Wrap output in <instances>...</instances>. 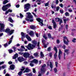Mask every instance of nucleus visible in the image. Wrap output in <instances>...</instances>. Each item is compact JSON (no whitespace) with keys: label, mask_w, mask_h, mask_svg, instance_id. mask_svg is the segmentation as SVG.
<instances>
[{"label":"nucleus","mask_w":76,"mask_h":76,"mask_svg":"<svg viewBox=\"0 0 76 76\" xmlns=\"http://www.w3.org/2000/svg\"><path fill=\"white\" fill-rule=\"evenodd\" d=\"M32 44H31V43H29L28 45V46H27V48L28 50H32L34 48H35V46L37 45V47H39V42L37 44V41L35 40H33L31 41Z\"/></svg>","instance_id":"f257e3e1"},{"label":"nucleus","mask_w":76,"mask_h":76,"mask_svg":"<svg viewBox=\"0 0 76 76\" xmlns=\"http://www.w3.org/2000/svg\"><path fill=\"white\" fill-rule=\"evenodd\" d=\"M27 15H26V18L25 19L27 21H30V22H33L34 20L33 19V16L31 15V14L30 12H28L26 14Z\"/></svg>","instance_id":"f03ea898"},{"label":"nucleus","mask_w":76,"mask_h":76,"mask_svg":"<svg viewBox=\"0 0 76 76\" xmlns=\"http://www.w3.org/2000/svg\"><path fill=\"white\" fill-rule=\"evenodd\" d=\"M46 66V64H44L42 66V68L41 69V71L39 72V74L38 75V76H41L42 75L41 73H44L45 71H46V69L44 68V67H45Z\"/></svg>","instance_id":"7ed1b4c3"},{"label":"nucleus","mask_w":76,"mask_h":76,"mask_svg":"<svg viewBox=\"0 0 76 76\" xmlns=\"http://www.w3.org/2000/svg\"><path fill=\"white\" fill-rule=\"evenodd\" d=\"M9 7H10V4L3 6L2 9L3 11H5L9 8Z\"/></svg>","instance_id":"20e7f679"},{"label":"nucleus","mask_w":76,"mask_h":76,"mask_svg":"<svg viewBox=\"0 0 76 76\" xmlns=\"http://www.w3.org/2000/svg\"><path fill=\"white\" fill-rule=\"evenodd\" d=\"M29 6H30V4H27L25 5V10H24V12H26L27 11H28V10H29Z\"/></svg>","instance_id":"39448f33"},{"label":"nucleus","mask_w":76,"mask_h":76,"mask_svg":"<svg viewBox=\"0 0 76 76\" xmlns=\"http://www.w3.org/2000/svg\"><path fill=\"white\" fill-rule=\"evenodd\" d=\"M64 44H66V45H68L69 42V41L68 40V39L67 38L66 36L64 37Z\"/></svg>","instance_id":"423d86ee"},{"label":"nucleus","mask_w":76,"mask_h":76,"mask_svg":"<svg viewBox=\"0 0 76 76\" xmlns=\"http://www.w3.org/2000/svg\"><path fill=\"white\" fill-rule=\"evenodd\" d=\"M14 31V30H12L11 31H10L9 28H7L5 30V32H6V33H7V34H9V35H12V34L13 32Z\"/></svg>","instance_id":"0eeeda50"},{"label":"nucleus","mask_w":76,"mask_h":76,"mask_svg":"<svg viewBox=\"0 0 76 76\" xmlns=\"http://www.w3.org/2000/svg\"><path fill=\"white\" fill-rule=\"evenodd\" d=\"M37 20V21L39 22V24L41 26H42L44 25V24H43V20L39 18H38L36 19Z\"/></svg>","instance_id":"6e6552de"},{"label":"nucleus","mask_w":76,"mask_h":76,"mask_svg":"<svg viewBox=\"0 0 76 76\" xmlns=\"http://www.w3.org/2000/svg\"><path fill=\"white\" fill-rule=\"evenodd\" d=\"M29 56L30 54L26 52L24 53L23 54V56L25 58H29Z\"/></svg>","instance_id":"1a4fd4ad"},{"label":"nucleus","mask_w":76,"mask_h":76,"mask_svg":"<svg viewBox=\"0 0 76 76\" xmlns=\"http://www.w3.org/2000/svg\"><path fill=\"white\" fill-rule=\"evenodd\" d=\"M0 26H1V29L0 31L2 32V31L4 30V25L3 23H0Z\"/></svg>","instance_id":"9d476101"},{"label":"nucleus","mask_w":76,"mask_h":76,"mask_svg":"<svg viewBox=\"0 0 76 76\" xmlns=\"http://www.w3.org/2000/svg\"><path fill=\"white\" fill-rule=\"evenodd\" d=\"M54 50L56 51V53L54 55V58L56 59V58H57V48L56 47H55L54 48Z\"/></svg>","instance_id":"9b49d317"},{"label":"nucleus","mask_w":76,"mask_h":76,"mask_svg":"<svg viewBox=\"0 0 76 76\" xmlns=\"http://www.w3.org/2000/svg\"><path fill=\"white\" fill-rule=\"evenodd\" d=\"M25 67H22V68L21 69V71L18 73V75L19 76H21V75H22V72L25 70Z\"/></svg>","instance_id":"f8f14e48"},{"label":"nucleus","mask_w":76,"mask_h":76,"mask_svg":"<svg viewBox=\"0 0 76 76\" xmlns=\"http://www.w3.org/2000/svg\"><path fill=\"white\" fill-rule=\"evenodd\" d=\"M61 54H62V52L60 49L59 50V53H58V58L59 60H60L61 58Z\"/></svg>","instance_id":"ddd939ff"},{"label":"nucleus","mask_w":76,"mask_h":76,"mask_svg":"<svg viewBox=\"0 0 76 76\" xmlns=\"http://www.w3.org/2000/svg\"><path fill=\"white\" fill-rule=\"evenodd\" d=\"M18 60L20 62H22V61L25 60V59H24L22 57H20L18 58Z\"/></svg>","instance_id":"4468645a"},{"label":"nucleus","mask_w":76,"mask_h":76,"mask_svg":"<svg viewBox=\"0 0 76 76\" xmlns=\"http://www.w3.org/2000/svg\"><path fill=\"white\" fill-rule=\"evenodd\" d=\"M52 23L53 24V28H54V29H56V28H57V25H56V23L55 22L54 20H52Z\"/></svg>","instance_id":"2eb2a0df"},{"label":"nucleus","mask_w":76,"mask_h":76,"mask_svg":"<svg viewBox=\"0 0 76 76\" xmlns=\"http://www.w3.org/2000/svg\"><path fill=\"white\" fill-rule=\"evenodd\" d=\"M64 59H65V56H66V53L67 54H69V50L68 49H66L65 50H64Z\"/></svg>","instance_id":"dca6fc26"},{"label":"nucleus","mask_w":76,"mask_h":76,"mask_svg":"<svg viewBox=\"0 0 76 76\" xmlns=\"http://www.w3.org/2000/svg\"><path fill=\"white\" fill-rule=\"evenodd\" d=\"M26 38L28 41H32V39H31L30 37L29 36L26 35Z\"/></svg>","instance_id":"f3484780"},{"label":"nucleus","mask_w":76,"mask_h":76,"mask_svg":"<svg viewBox=\"0 0 76 76\" xmlns=\"http://www.w3.org/2000/svg\"><path fill=\"white\" fill-rule=\"evenodd\" d=\"M31 63H34L35 64H37L38 63V60L35 59H34L32 61H30Z\"/></svg>","instance_id":"a211bd4d"},{"label":"nucleus","mask_w":76,"mask_h":76,"mask_svg":"<svg viewBox=\"0 0 76 76\" xmlns=\"http://www.w3.org/2000/svg\"><path fill=\"white\" fill-rule=\"evenodd\" d=\"M29 69L28 68H26L25 70L23 72V73H28L29 72Z\"/></svg>","instance_id":"6ab92c4d"},{"label":"nucleus","mask_w":76,"mask_h":76,"mask_svg":"<svg viewBox=\"0 0 76 76\" xmlns=\"http://www.w3.org/2000/svg\"><path fill=\"white\" fill-rule=\"evenodd\" d=\"M13 36H12V37H11L10 40L9 41L8 43V44L9 45L12 43V39H13Z\"/></svg>","instance_id":"aec40b11"},{"label":"nucleus","mask_w":76,"mask_h":76,"mask_svg":"<svg viewBox=\"0 0 76 76\" xmlns=\"http://www.w3.org/2000/svg\"><path fill=\"white\" fill-rule=\"evenodd\" d=\"M18 57V53H16L13 56V59H15V58H16Z\"/></svg>","instance_id":"412c9836"},{"label":"nucleus","mask_w":76,"mask_h":76,"mask_svg":"<svg viewBox=\"0 0 76 76\" xmlns=\"http://www.w3.org/2000/svg\"><path fill=\"white\" fill-rule=\"evenodd\" d=\"M50 66L51 69L50 70V72H51V71H52V69H53V64H52V62H50Z\"/></svg>","instance_id":"4be33fe9"},{"label":"nucleus","mask_w":76,"mask_h":76,"mask_svg":"<svg viewBox=\"0 0 76 76\" xmlns=\"http://www.w3.org/2000/svg\"><path fill=\"white\" fill-rule=\"evenodd\" d=\"M9 1L7 0H4V1L3 2V4H6V3H8Z\"/></svg>","instance_id":"5701e85b"},{"label":"nucleus","mask_w":76,"mask_h":76,"mask_svg":"<svg viewBox=\"0 0 76 76\" xmlns=\"http://www.w3.org/2000/svg\"><path fill=\"white\" fill-rule=\"evenodd\" d=\"M10 69L11 70H13L15 69V66L13 65H12L10 66Z\"/></svg>","instance_id":"b1692460"},{"label":"nucleus","mask_w":76,"mask_h":76,"mask_svg":"<svg viewBox=\"0 0 76 76\" xmlns=\"http://www.w3.org/2000/svg\"><path fill=\"white\" fill-rule=\"evenodd\" d=\"M6 65L3 66H0V70H1V69L2 68L3 69H4V68H6Z\"/></svg>","instance_id":"393cba45"},{"label":"nucleus","mask_w":76,"mask_h":76,"mask_svg":"<svg viewBox=\"0 0 76 76\" xmlns=\"http://www.w3.org/2000/svg\"><path fill=\"white\" fill-rule=\"evenodd\" d=\"M30 28L32 29H35V26L33 25H31L30 26Z\"/></svg>","instance_id":"a878e982"},{"label":"nucleus","mask_w":76,"mask_h":76,"mask_svg":"<svg viewBox=\"0 0 76 76\" xmlns=\"http://www.w3.org/2000/svg\"><path fill=\"white\" fill-rule=\"evenodd\" d=\"M34 32L33 31H31L29 33V34L31 35V36H33L34 35Z\"/></svg>","instance_id":"bb28decb"},{"label":"nucleus","mask_w":76,"mask_h":76,"mask_svg":"<svg viewBox=\"0 0 76 76\" xmlns=\"http://www.w3.org/2000/svg\"><path fill=\"white\" fill-rule=\"evenodd\" d=\"M21 36H22V37L21 38L22 39H23V38H25V34H24V33H23L21 32Z\"/></svg>","instance_id":"cd10ccee"},{"label":"nucleus","mask_w":76,"mask_h":76,"mask_svg":"<svg viewBox=\"0 0 76 76\" xmlns=\"http://www.w3.org/2000/svg\"><path fill=\"white\" fill-rule=\"evenodd\" d=\"M8 20H9V21H10V22H11L12 23H13V20H12V18H9Z\"/></svg>","instance_id":"c85d7f7f"},{"label":"nucleus","mask_w":76,"mask_h":76,"mask_svg":"<svg viewBox=\"0 0 76 76\" xmlns=\"http://www.w3.org/2000/svg\"><path fill=\"white\" fill-rule=\"evenodd\" d=\"M40 54L41 57H44V54H43V53H42V52H41L40 53Z\"/></svg>","instance_id":"c756f323"},{"label":"nucleus","mask_w":76,"mask_h":76,"mask_svg":"<svg viewBox=\"0 0 76 76\" xmlns=\"http://www.w3.org/2000/svg\"><path fill=\"white\" fill-rule=\"evenodd\" d=\"M63 20L64 23H66V21H68V20H69V19L68 18L64 19Z\"/></svg>","instance_id":"7c9ffc66"},{"label":"nucleus","mask_w":76,"mask_h":76,"mask_svg":"<svg viewBox=\"0 0 76 76\" xmlns=\"http://www.w3.org/2000/svg\"><path fill=\"white\" fill-rule=\"evenodd\" d=\"M60 19H59L58 18H55V21H56V22H58L59 21Z\"/></svg>","instance_id":"2f4dec72"},{"label":"nucleus","mask_w":76,"mask_h":76,"mask_svg":"<svg viewBox=\"0 0 76 76\" xmlns=\"http://www.w3.org/2000/svg\"><path fill=\"white\" fill-rule=\"evenodd\" d=\"M26 75L27 76H32V74L31 73H27Z\"/></svg>","instance_id":"473e14b6"},{"label":"nucleus","mask_w":76,"mask_h":76,"mask_svg":"<svg viewBox=\"0 0 76 76\" xmlns=\"http://www.w3.org/2000/svg\"><path fill=\"white\" fill-rule=\"evenodd\" d=\"M65 16H69V13L68 12H66L65 14Z\"/></svg>","instance_id":"72a5a7b5"},{"label":"nucleus","mask_w":76,"mask_h":76,"mask_svg":"<svg viewBox=\"0 0 76 76\" xmlns=\"http://www.w3.org/2000/svg\"><path fill=\"white\" fill-rule=\"evenodd\" d=\"M72 42H76V39L75 38H73L72 39Z\"/></svg>","instance_id":"f704fd0d"},{"label":"nucleus","mask_w":76,"mask_h":76,"mask_svg":"<svg viewBox=\"0 0 76 76\" xmlns=\"http://www.w3.org/2000/svg\"><path fill=\"white\" fill-rule=\"evenodd\" d=\"M59 21H60L59 25H61V23H63V20H62L61 19H60Z\"/></svg>","instance_id":"c9c22d12"},{"label":"nucleus","mask_w":76,"mask_h":76,"mask_svg":"<svg viewBox=\"0 0 76 76\" xmlns=\"http://www.w3.org/2000/svg\"><path fill=\"white\" fill-rule=\"evenodd\" d=\"M54 71L55 73H57V68H55L54 69Z\"/></svg>","instance_id":"e433bc0d"},{"label":"nucleus","mask_w":76,"mask_h":76,"mask_svg":"<svg viewBox=\"0 0 76 76\" xmlns=\"http://www.w3.org/2000/svg\"><path fill=\"white\" fill-rule=\"evenodd\" d=\"M34 56H35V57H38V53H35L34 54Z\"/></svg>","instance_id":"4c0bfd02"},{"label":"nucleus","mask_w":76,"mask_h":76,"mask_svg":"<svg viewBox=\"0 0 76 76\" xmlns=\"http://www.w3.org/2000/svg\"><path fill=\"white\" fill-rule=\"evenodd\" d=\"M48 38H51V35L50 34H48Z\"/></svg>","instance_id":"58836bf2"},{"label":"nucleus","mask_w":76,"mask_h":76,"mask_svg":"<svg viewBox=\"0 0 76 76\" xmlns=\"http://www.w3.org/2000/svg\"><path fill=\"white\" fill-rule=\"evenodd\" d=\"M20 18H21V19H22V18L23 17V15H22V14H20Z\"/></svg>","instance_id":"ea45409f"},{"label":"nucleus","mask_w":76,"mask_h":76,"mask_svg":"<svg viewBox=\"0 0 76 76\" xmlns=\"http://www.w3.org/2000/svg\"><path fill=\"white\" fill-rule=\"evenodd\" d=\"M55 65L56 67H58V63L57 62H55Z\"/></svg>","instance_id":"a19ab883"},{"label":"nucleus","mask_w":76,"mask_h":76,"mask_svg":"<svg viewBox=\"0 0 76 76\" xmlns=\"http://www.w3.org/2000/svg\"><path fill=\"white\" fill-rule=\"evenodd\" d=\"M52 53H49V56L50 57H52Z\"/></svg>","instance_id":"79ce46f5"},{"label":"nucleus","mask_w":76,"mask_h":76,"mask_svg":"<svg viewBox=\"0 0 76 76\" xmlns=\"http://www.w3.org/2000/svg\"><path fill=\"white\" fill-rule=\"evenodd\" d=\"M8 51H9V53H12L13 52V50H8Z\"/></svg>","instance_id":"37998d69"},{"label":"nucleus","mask_w":76,"mask_h":76,"mask_svg":"<svg viewBox=\"0 0 76 76\" xmlns=\"http://www.w3.org/2000/svg\"><path fill=\"white\" fill-rule=\"evenodd\" d=\"M18 50L19 51H23V50L22 49H18Z\"/></svg>","instance_id":"c03bdc74"},{"label":"nucleus","mask_w":76,"mask_h":76,"mask_svg":"<svg viewBox=\"0 0 76 76\" xmlns=\"http://www.w3.org/2000/svg\"><path fill=\"white\" fill-rule=\"evenodd\" d=\"M45 6H48V4H49V3L48 2L46 4H45Z\"/></svg>","instance_id":"a18cd8bd"},{"label":"nucleus","mask_w":76,"mask_h":76,"mask_svg":"<svg viewBox=\"0 0 76 76\" xmlns=\"http://www.w3.org/2000/svg\"><path fill=\"white\" fill-rule=\"evenodd\" d=\"M48 51H51V47H49L48 49Z\"/></svg>","instance_id":"49530a36"},{"label":"nucleus","mask_w":76,"mask_h":76,"mask_svg":"<svg viewBox=\"0 0 76 76\" xmlns=\"http://www.w3.org/2000/svg\"><path fill=\"white\" fill-rule=\"evenodd\" d=\"M60 9V7H56V10L57 11H58V10H59Z\"/></svg>","instance_id":"de8ad7c7"},{"label":"nucleus","mask_w":76,"mask_h":76,"mask_svg":"<svg viewBox=\"0 0 76 76\" xmlns=\"http://www.w3.org/2000/svg\"><path fill=\"white\" fill-rule=\"evenodd\" d=\"M60 12L61 13H63V10H60Z\"/></svg>","instance_id":"09e8293b"},{"label":"nucleus","mask_w":76,"mask_h":76,"mask_svg":"<svg viewBox=\"0 0 76 76\" xmlns=\"http://www.w3.org/2000/svg\"><path fill=\"white\" fill-rule=\"evenodd\" d=\"M68 11L69 12H73V10H72L70 9H68Z\"/></svg>","instance_id":"8fccbe9b"},{"label":"nucleus","mask_w":76,"mask_h":76,"mask_svg":"<svg viewBox=\"0 0 76 76\" xmlns=\"http://www.w3.org/2000/svg\"><path fill=\"white\" fill-rule=\"evenodd\" d=\"M4 47H7V46H8V45H7V44L6 43L4 45Z\"/></svg>","instance_id":"3c124183"},{"label":"nucleus","mask_w":76,"mask_h":76,"mask_svg":"<svg viewBox=\"0 0 76 76\" xmlns=\"http://www.w3.org/2000/svg\"><path fill=\"white\" fill-rule=\"evenodd\" d=\"M66 29H68V25L66 24L65 26Z\"/></svg>","instance_id":"603ef678"},{"label":"nucleus","mask_w":76,"mask_h":76,"mask_svg":"<svg viewBox=\"0 0 76 76\" xmlns=\"http://www.w3.org/2000/svg\"><path fill=\"white\" fill-rule=\"evenodd\" d=\"M59 6H60L61 7H63V5L62 4H61L59 5Z\"/></svg>","instance_id":"864d4df0"},{"label":"nucleus","mask_w":76,"mask_h":76,"mask_svg":"<svg viewBox=\"0 0 76 76\" xmlns=\"http://www.w3.org/2000/svg\"><path fill=\"white\" fill-rule=\"evenodd\" d=\"M30 65L31 66V67H33V66H34V64L32 63H30Z\"/></svg>","instance_id":"5fc2aeb1"},{"label":"nucleus","mask_w":76,"mask_h":76,"mask_svg":"<svg viewBox=\"0 0 76 76\" xmlns=\"http://www.w3.org/2000/svg\"><path fill=\"white\" fill-rule=\"evenodd\" d=\"M33 72L34 73H35L36 71H35V69L34 68H33Z\"/></svg>","instance_id":"6e6d98bb"},{"label":"nucleus","mask_w":76,"mask_h":76,"mask_svg":"<svg viewBox=\"0 0 76 76\" xmlns=\"http://www.w3.org/2000/svg\"><path fill=\"white\" fill-rule=\"evenodd\" d=\"M20 6V5L19 4L17 5L16 6V7H17V8H18V7H19Z\"/></svg>","instance_id":"4d7b16f0"},{"label":"nucleus","mask_w":76,"mask_h":76,"mask_svg":"<svg viewBox=\"0 0 76 76\" xmlns=\"http://www.w3.org/2000/svg\"><path fill=\"white\" fill-rule=\"evenodd\" d=\"M8 63L9 64H12V61H9Z\"/></svg>","instance_id":"13d9d810"},{"label":"nucleus","mask_w":76,"mask_h":76,"mask_svg":"<svg viewBox=\"0 0 76 76\" xmlns=\"http://www.w3.org/2000/svg\"><path fill=\"white\" fill-rule=\"evenodd\" d=\"M58 3V0H56V4H57Z\"/></svg>","instance_id":"bf43d9fd"},{"label":"nucleus","mask_w":76,"mask_h":76,"mask_svg":"<svg viewBox=\"0 0 76 76\" xmlns=\"http://www.w3.org/2000/svg\"><path fill=\"white\" fill-rule=\"evenodd\" d=\"M49 29H52V27H51V26H49L48 27Z\"/></svg>","instance_id":"052dcab7"},{"label":"nucleus","mask_w":76,"mask_h":76,"mask_svg":"<svg viewBox=\"0 0 76 76\" xmlns=\"http://www.w3.org/2000/svg\"><path fill=\"white\" fill-rule=\"evenodd\" d=\"M8 11L9 12H12V10L10 9H9Z\"/></svg>","instance_id":"680f3d73"},{"label":"nucleus","mask_w":76,"mask_h":76,"mask_svg":"<svg viewBox=\"0 0 76 76\" xmlns=\"http://www.w3.org/2000/svg\"><path fill=\"white\" fill-rule=\"evenodd\" d=\"M62 48H63V49H66V46L65 45H64L62 46Z\"/></svg>","instance_id":"e2e57ef3"},{"label":"nucleus","mask_w":76,"mask_h":76,"mask_svg":"<svg viewBox=\"0 0 76 76\" xmlns=\"http://www.w3.org/2000/svg\"><path fill=\"white\" fill-rule=\"evenodd\" d=\"M57 44H59L60 42V41L58 40H57L56 41Z\"/></svg>","instance_id":"0e129e2a"},{"label":"nucleus","mask_w":76,"mask_h":76,"mask_svg":"<svg viewBox=\"0 0 76 76\" xmlns=\"http://www.w3.org/2000/svg\"><path fill=\"white\" fill-rule=\"evenodd\" d=\"M24 64H28L29 63H28V62H27V61H25L24 62Z\"/></svg>","instance_id":"69168bd1"},{"label":"nucleus","mask_w":76,"mask_h":76,"mask_svg":"<svg viewBox=\"0 0 76 76\" xmlns=\"http://www.w3.org/2000/svg\"><path fill=\"white\" fill-rule=\"evenodd\" d=\"M37 5H36V4H35L34 5H32V7H37Z\"/></svg>","instance_id":"338daca9"},{"label":"nucleus","mask_w":76,"mask_h":76,"mask_svg":"<svg viewBox=\"0 0 76 76\" xmlns=\"http://www.w3.org/2000/svg\"><path fill=\"white\" fill-rule=\"evenodd\" d=\"M73 2L75 4V5L76 6V0H73Z\"/></svg>","instance_id":"774afa93"}]
</instances>
